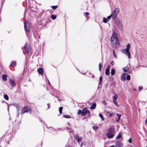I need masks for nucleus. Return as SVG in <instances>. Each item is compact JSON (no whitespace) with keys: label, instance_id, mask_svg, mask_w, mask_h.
<instances>
[{"label":"nucleus","instance_id":"1","mask_svg":"<svg viewBox=\"0 0 147 147\" xmlns=\"http://www.w3.org/2000/svg\"><path fill=\"white\" fill-rule=\"evenodd\" d=\"M117 35L116 33L113 32L112 35L113 36L111 38V44L114 48H118L119 46V41Z\"/></svg>","mask_w":147,"mask_h":147},{"label":"nucleus","instance_id":"2","mask_svg":"<svg viewBox=\"0 0 147 147\" xmlns=\"http://www.w3.org/2000/svg\"><path fill=\"white\" fill-rule=\"evenodd\" d=\"M115 132L114 129L113 127H110L109 128L106 135L107 138L109 139L112 138L114 136V133Z\"/></svg>","mask_w":147,"mask_h":147},{"label":"nucleus","instance_id":"3","mask_svg":"<svg viewBox=\"0 0 147 147\" xmlns=\"http://www.w3.org/2000/svg\"><path fill=\"white\" fill-rule=\"evenodd\" d=\"M130 47V45L128 43L126 45V49H123L122 50V52L127 55L128 58H130V54L129 52V49Z\"/></svg>","mask_w":147,"mask_h":147},{"label":"nucleus","instance_id":"4","mask_svg":"<svg viewBox=\"0 0 147 147\" xmlns=\"http://www.w3.org/2000/svg\"><path fill=\"white\" fill-rule=\"evenodd\" d=\"M28 112L30 114L31 113V111L30 107L27 106H25L22 109L21 113L22 115L25 113Z\"/></svg>","mask_w":147,"mask_h":147},{"label":"nucleus","instance_id":"5","mask_svg":"<svg viewBox=\"0 0 147 147\" xmlns=\"http://www.w3.org/2000/svg\"><path fill=\"white\" fill-rule=\"evenodd\" d=\"M24 28L25 31L26 32V35H27L28 34L27 32H29L30 30V26L28 22V21H25L24 22Z\"/></svg>","mask_w":147,"mask_h":147},{"label":"nucleus","instance_id":"6","mask_svg":"<svg viewBox=\"0 0 147 147\" xmlns=\"http://www.w3.org/2000/svg\"><path fill=\"white\" fill-rule=\"evenodd\" d=\"M86 114H87L88 117H90L91 116L90 111L87 109V107H85L83 109L82 116H84Z\"/></svg>","mask_w":147,"mask_h":147},{"label":"nucleus","instance_id":"7","mask_svg":"<svg viewBox=\"0 0 147 147\" xmlns=\"http://www.w3.org/2000/svg\"><path fill=\"white\" fill-rule=\"evenodd\" d=\"M119 11L118 9L115 8V10L112 12L111 14L112 16V18L113 19H115L117 17V14L118 13Z\"/></svg>","mask_w":147,"mask_h":147},{"label":"nucleus","instance_id":"8","mask_svg":"<svg viewBox=\"0 0 147 147\" xmlns=\"http://www.w3.org/2000/svg\"><path fill=\"white\" fill-rule=\"evenodd\" d=\"M24 47L25 53L26 54H28L30 50V47L28 43H26Z\"/></svg>","mask_w":147,"mask_h":147},{"label":"nucleus","instance_id":"9","mask_svg":"<svg viewBox=\"0 0 147 147\" xmlns=\"http://www.w3.org/2000/svg\"><path fill=\"white\" fill-rule=\"evenodd\" d=\"M10 85L13 87L16 86L15 81L14 80L11 79H10Z\"/></svg>","mask_w":147,"mask_h":147},{"label":"nucleus","instance_id":"10","mask_svg":"<svg viewBox=\"0 0 147 147\" xmlns=\"http://www.w3.org/2000/svg\"><path fill=\"white\" fill-rule=\"evenodd\" d=\"M34 38L38 40V42H39V39H40V36L38 34V33L37 32H36L34 34Z\"/></svg>","mask_w":147,"mask_h":147},{"label":"nucleus","instance_id":"11","mask_svg":"<svg viewBox=\"0 0 147 147\" xmlns=\"http://www.w3.org/2000/svg\"><path fill=\"white\" fill-rule=\"evenodd\" d=\"M75 139L76 140L77 142L79 144L81 142H82L81 138V137H79L77 135H76L75 136Z\"/></svg>","mask_w":147,"mask_h":147},{"label":"nucleus","instance_id":"12","mask_svg":"<svg viewBox=\"0 0 147 147\" xmlns=\"http://www.w3.org/2000/svg\"><path fill=\"white\" fill-rule=\"evenodd\" d=\"M110 68V67L109 65L107 67L106 69L105 72V74L107 76H108L109 74V71Z\"/></svg>","mask_w":147,"mask_h":147},{"label":"nucleus","instance_id":"13","mask_svg":"<svg viewBox=\"0 0 147 147\" xmlns=\"http://www.w3.org/2000/svg\"><path fill=\"white\" fill-rule=\"evenodd\" d=\"M115 145L116 147H123L122 143L119 141H118L116 142Z\"/></svg>","mask_w":147,"mask_h":147},{"label":"nucleus","instance_id":"14","mask_svg":"<svg viewBox=\"0 0 147 147\" xmlns=\"http://www.w3.org/2000/svg\"><path fill=\"white\" fill-rule=\"evenodd\" d=\"M126 74V73H123L121 75V80L123 81L125 80V76Z\"/></svg>","mask_w":147,"mask_h":147},{"label":"nucleus","instance_id":"15","mask_svg":"<svg viewBox=\"0 0 147 147\" xmlns=\"http://www.w3.org/2000/svg\"><path fill=\"white\" fill-rule=\"evenodd\" d=\"M102 78L101 76H100L99 77V83H98V89H99L100 87H101V85L102 84Z\"/></svg>","mask_w":147,"mask_h":147},{"label":"nucleus","instance_id":"16","mask_svg":"<svg viewBox=\"0 0 147 147\" xmlns=\"http://www.w3.org/2000/svg\"><path fill=\"white\" fill-rule=\"evenodd\" d=\"M38 72V73L41 75L43 74V69L42 68H39L37 69Z\"/></svg>","mask_w":147,"mask_h":147},{"label":"nucleus","instance_id":"17","mask_svg":"<svg viewBox=\"0 0 147 147\" xmlns=\"http://www.w3.org/2000/svg\"><path fill=\"white\" fill-rule=\"evenodd\" d=\"M68 147H77V144L74 142H72L71 144H69Z\"/></svg>","mask_w":147,"mask_h":147},{"label":"nucleus","instance_id":"18","mask_svg":"<svg viewBox=\"0 0 147 147\" xmlns=\"http://www.w3.org/2000/svg\"><path fill=\"white\" fill-rule=\"evenodd\" d=\"M96 107V104L95 103H94L90 107V109H95Z\"/></svg>","mask_w":147,"mask_h":147},{"label":"nucleus","instance_id":"19","mask_svg":"<svg viewBox=\"0 0 147 147\" xmlns=\"http://www.w3.org/2000/svg\"><path fill=\"white\" fill-rule=\"evenodd\" d=\"M7 75H6L3 74L2 75L3 79L4 81H5L7 80Z\"/></svg>","mask_w":147,"mask_h":147},{"label":"nucleus","instance_id":"20","mask_svg":"<svg viewBox=\"0 0 147 147\" xmlns=\"http://www.w3.org/2000/svg\"><path fill=\"white\" fill-rule=\"evenodd\" d=\"M115 70L114 69H112L111 70V76L114 75L115 73Z\"/></svg>","mask_w":147,"mask_h":147},{"label":"nucleus","instance_id":"21","mask_svg":"<svg viewBox=\"0 0 147 147\" xmlns=\"http://www.w3.org/2000/svg\"><path fill=\"white\" fill-rule=\"evenodd\" d=\"M10 65L12 67H15L16 65V63L15 61H12L11 64Z\"/></svg>","mask_w":147,"mask_h":147},{"label":"nucleus","instance_id":"22","mask_svg":"<svg viewBox=\"0 0 147 147\" xmlns=\"http://www.w3.org/2000/svg\"><path fill=\"white\" fill-rule=\"evenodd\" d=\"M117 26L120 29H121L122 27V24L119 22L117 23Z\"/></svg>","mask_w":147,"mask_h":147},{"label":"nucleus","instance_id":"23","mask_svg":"<svg viewBox=\"0 0 147 147\" xmlns=\"http://www.w3.org/2000/svg\"><path fill=\"white\" fill-rule=\"evenodd\" d=\"M117 98V94H115L113 97V101L116 100Z\"/></svg>","mask_w":147,"mask_h":147},{"label":"nucleus","instance_id":"24","mask_svg":"<svg viewBox=\"0 0 147 147\" xmlns=\"http://www.w3.org/2000/svg\"><path fill=\"white\" fill-rule=\"evenodd\" d=\"M63 117L66 118H70L71 117L69 115H63Z\"/></svg>","mask_w":147,"mask_h":147},{"label":"nucleus","instance_id":"25","mask_svg":"<svg viewBox=\"0 0 147 147\" xmlns=\"http://www.w3.org/2000/svg\"><path fill=\"white\" fill-rule=\"evenodd\" d=\"M103 22L105 23H106L109 20L105 17H104L103 18Z\"/></svg>","mask_w":147,"mask_h":147},{"label":"nucleus","instance_id":"26","mask_svg":"<svg viewBox=\"0 0 147 147\" xmlns=\"http://www.w3.org/2000/svg\"><path fill=\"white\" fill-rule=\"evenodd\" d=\"M77 113L78 115L81 114L82 116V115L83 113V110L82 111L81 110H79L78 111Z\"/></svg>","mask_w":147,"mask_h":147},{"label":"nucleus","instance_id":"27","mask_svg":"<svg viewBox=\"0 0 147 147\" xmlns=\"http://www.w3.org/2000/svg\"><path fill=\"white\" fill-rule=\"evenodd\" d=\"M4 98L7 100H9V97L7 94H5L4 95Z\"/></svg>","mask_w":147,"mask_h":147},{"label":"nucleus","instance_id":"28","mask_svg":"<svg viewBox=\"0 0 147 147\" xmlns=\"http://www.w3.org/2000/svg\"><path fill=\"white\" fill-rule=\"evenodd\" d=\"M99 117L101 118L102 120L103 121L104 120V118L102 113H100L99 115Z\"/></svg>","mask_w":147,"mask_h":147},{"label":"nucleus","instance_id":"29","mask_svg":"<svg viewBox=\"0 0 147 147\" xmlns=\"http://www.w3.org/2000/svg\"><path fill=\"white\" fill-rule=\"evenodd\" d=\"M51 18L53 20H54L56 18V15H52L51 16Z\"/></svg>","mask_w":147,"mask_h":147},{"label":"nucleus","instance_id":"30","mask_svg":"<svg viewBox=\"0 0 147 147\" xmlns=\"http://www.w3.org/2000/svg\"><path fill=\"white\" fill-rule=\"evenodd\" d=\"M63 109V107H61L59 108V111L60 114H61L62 113V111Z\"/></svg>","mask_w":147,"mask_h":147},{"label":"nucleus","instance_id":"31","mask_svg":"<svg viewBox=\"0 0 147 147\" xmlns=\"http://www.w3.org/2000/svg\"><path fill=\"white\" fill-rule=\"evenodd\" d=\"M92 128L94 130H96L98 128V127L97 126H93L92 127Z\"/></svg>","mask_w":147,"mask_h":147},{"label":"nucleus","instance_id":"32","mask_svg":"<svg viewBox=\"0 0 147 147\" xmlns=\"http://www.w3.org/2000/svg\"><path fill=\"white\" fill-rule=\"evenodd\" d=\"M121 136V133H119L118 135L116 137V139H117L120 138Z\"/></svg>","mask_w":147,"mask_h":147},{"label":"nucleus","instance_id":"33","mask_svg":"<svg viewBox=\"0 0 147 147\" xmlns=\"http://www.w3.org/2000/svg\"><path fill=\"white\" fill-rule=\"evenodd\" d=\"M126 79L127 80H129L130 79V76L129 75H127L126 77Z\"/></svg>","mask_w":147,"mask_h":147},{"label":"nucleus","instance_id":"34","mask_svg":"<svg viewBox=\"0 0 147 147\" xmlns=\"http://www.w3.org/2000/svg\"><path fill=\"white\" fill-rule=\"evenodd\" d=\"M102 65H101L100 63H99V69L100 71L101 70V68L102 67Z\"/></svg>","mask_w":147,"mask_h":147},{"label":"nucleus","instance_id":"35","mask_svg":"<svg viewBox=\"0 0 147 147\" xmlns=\"http://www.w3.org/2000/svg\"><path fill=\"white\" fill-rule=\"evenodd\" d=\"M113 54L114 56L116 58H117V56H116V55L115 53V51L114 50H113Z\"/></svg>","mask_w":147,"mask_h":147},{"label":"nucleus","instance_id":"36","mask_svg":"<svg viewBox=\"0 0 147 147\" xmlns=\"http://www.w3.org/2000/svg\"><path fill=\"white\" fill-rule=\"evenodd\" d=\"M114 103V104L117 107H118L119 106V105H118V104H117V102L116 101V100H114V101H113Z\"/></svg>","mask_w":147,"mask_h":147},{"label":"nucleus","instance_id":"37","mask_svg":"<svg viewBox=\"0 0 147 147\" xmlns=\"http://www.w3.org/2000/svg\"><path fill=\"white\" fill-rule=\"evenodd\" d=\"M57 7V6L55 5V6H52V8L53 9H56Z\"/></svg>","mask_w":147,"mask_h":147},{"label":"nucleus","instance_id":"38","mask_svg":"<svg viewBox=\"0 0 147 147\" xmlns=\"http://www.w3.org/2000/svg\"><path fill=\"white\" fill-rule=\"evenodd\" d=\"M117 115L118 117V119H120L121 115L119 114H117Z\"/></svg>","mask_w":147,"mask_h":147},{"label":"nucleus","instance_id":"39","mask_svg":"<svg viewBox=\"0 0 147 147\" xmlns=\"http://www.w3.org/2000/svg\"><path fill=\"white\" fill-rule=\"evenodd\" d=\"M89 15V13L88 12H86L84 13V15L86 16H88Z\"/></svg>","mask_w":147,"mask_h":147},{"label":"nucleus","instance_id":"40","mask_svg":"<svg viewBox=\"0 0 147 147\" xmlns=\"http://www.w3.org/2000/svg\"><path fill=\"white\" fill-rule=\"evenodd\" d=\"M111 17H112V16H111V15L110 16H108L107 17V19H108V20H110L111 18Z\"/></svg>","mask_w":147,"mask_h":147},{"label":"nucleus","instance_id":"41","mask_svg":"<svg viewBox=\"0 0 147 147\" xmlns=\"http://www.w3.org/2000/svg\"><path fill=\"white\" fill-rule=\"evenodd\" d=\"M128 142L129 143H131L132 142V139H131V138H130L128 140Z\"/></svg>","mask_w":147,"mask_h":147},{"label":"nucleus","instance_id":"42","mask_svg":"<svg viewBox=\"0 0 147 147\" xmlns=\"http://www.w3.org/2000/svg\"><path fill=\"white\" fill-rule=\"evenodd\" d=\"M123 70L124 72H126L127 70L126 69V68L124 67L123 68Z\"/></svg>","mask_w":147,"mask_h":147},{"label":"nucleus","instance_id":"43","mask_svg":"<svg viewBox=\"0 0 147 147\" xmlns=\"http://www.w3.org/2000/svg\"><path fill=\"white\" fill-rule=\"evenodd\" d=\"M17 108V111L20 112V108L19 107H16Z\"/></svg>","mask_w":147,"mask_h":147},{"label":"nucleus","instance_id":"44","mask_svg":"<svg viewBox=\"0 0 147 147\" xmlns=\"http://www.w3.org/2000/svg\"><path fill=\"white\" fill-rule=\"evenodd\" d=\"M138 89L139 90H142L143 89V87L142 86H140L138 87Z\"/></svg>","mask_w":147,"mask_h":147},{"label":"nucleus","instance_id":"45","mask_svg":"<svg viewBox=\"0 0 147 147\" xmlns=\"http://www.w3.org/2000/svg\"><path fill=\"white\" fill-rule=\"evenodd\" d=\"M111 64L113 65V66H114L115 65V63L113 61H112L111 62Z\"/></svg>","mask_w":147,"mask_h":147},{"label":"nucleus","instance_id":"46","mask_svg":"<svg viewBox=\"0 0 147 147\" xmlns=\"http://www.w3.org/2000/svg\"><path fill=\"white\" fill-rule=\"evenodd\" d=\"M19 114V112L17 111L16 115L17 116V117H18V116Z\"/></svg>","mask_w":147,"mask_h":147},{"label":"nucleus","instance_id":"47","mask_svg":"<svg viewBox=\"0 0 147 147\" xmlns=\"http://www.w3.org/2000/svg\"><path fill=\"white\" fill-rule=\"evenodd\" d=\"M113 113H110L109 114V116L110 117H112L113 116Z\"/></svg>","mask_w":147,"mask_h":147},{"label":"nucleus","instance_id":"48","mask_svg":"<svg viewBox=\"0 0 147 147\" xmlns=\"http://www.w3.org/2000/svg\"><path fill=\"white\" fill-rule=\"evenodd\" d=\"M47 105L48 106V108H47V109H49V108H50V104H49V103L47 104Z\"/></svg>","mask_w":147,"mask_h":147},{"label":"nucleus","instance_id":"49","mask_svg":"<svg viewBox=\"0 0 147 147\" xmlns=\"http://www.w3.org/2000/svg\"><path fill=\"white\" fill-rule=\"evenodd\" d=\"M88 116L87 117L86 116H85L83 119H86V118H88ZM89 118L90 117H88Z\"/></svg>","mask_w":147,"mask_h":147},{"label":"nucleus","instance_id":"50","mask_svg":"<svg viewBox=\"0 0 147 147\" xmlns=\"http://www.w3.org/2000/svg\"><path fill=\"white\" fill-rule=\"evenodd\" d=\"M120 120V119H117L116 121L117 122H119Z\"/></svg>","mask_w":147,"mask_h":147},{"label":"nucleus","instance_id":"51","mask_svg":"<svg viewBox=\"0 0 147 147\" xmlns=\"http://www.w3.org/2000/svg\"><path fill=\"white\" fill-rule=\"evenodd\" d=\"M81 142V143L80 145V146L81 147H82V146H83V143L82 142Z\"/></svg>","mask_w":147,"mask_h":147},{"label":"nucleus","instance_id":"52","mask_svg":"<svg viewBox=\"0 0 147 147\" xmlns=\"http://www.w3.org/2000/svg\"><path fill=\"white\" fill-rule=\"evenodd\" d=\"M109 147H116L115 146L113 145H112V146H109Z\"/></svg>","mask_w":147,"mask_h":147},{"label":"nucleus","instance_id":"53","mask_svg":"<svg viewBox=\"0 0 147 147\" xmlns=\"http://www.w3.org/2000/svg\"><path fill=\"white\" fill-rule=\"evenodd\" d=\"M51 128L53 129V130H54V131H56V129L55 128H53L52 127H51Z\"/></svg>","mask_w":147,"mask_h":147},{"label":"nucleus","instance_id":"54","mask_svg":"<svg viewBox=\"0 0 147 147\" xmlns=\"http://www.w3.org/2000/svg\"><path fill=\"white\" fill-rule=\"evenodd\" d=\"M61 129L60 128H57V130H56V131H57V130H60Z\"/></svg>","mask_w":147,"mask_h":147},{"label":"nucleus","instance_id":"55","mask_svg":"<svg viewBox=\"0 0 147 147\" xmlns=\"http://www.w3.org/2000/svg\"><path fill=\"white\" fill-rule=\"evenodd\" d=\"M48 83H49V85H51V84H50V83L49 82V81L48 80Z\"/></svg>","mask_w":147,"mask_h":147},{"label":"nucleus","instance_id":"56","mask_svg":"<svg viewBox=\"0 0 147 147\" xmlns=\"http://www.w3.org/2000/svg\"><path fill=\"white\" fill-rule=\"evenodd\" d=\"M66 129H67V130L70 129H69V127H67V128H66Z\"/></svg>","mask_w":147,"mask_h":147},{"label":"nucleus","instance_id":"57","mask_svg":"<svg viewBox=\"0 0 147 147\" xmlns=\"http://www.w3.org/2000/svg\"><path fill=\"white\" fill-rule=\"evenodd\" d=\"M94 75H92V78H94Z\"/></svg>","mask_w":147,"mask_h":147},{"label":"nucleus","instance_id":"58","mask_svg":"<svg viewBox=\"0 0 147 147\" xmlns=\"http://www.w3.org/2000/svg\"><path fill=\"white\" fill-rule=\"evenodd\" d=\"M103 102H105V104H106V102L105 101H103Z\"/></svg>","mask_w":147,"mask_h":147},{"label":"nucleus","instance_id":"59","mask_svg":"<svg viewBox=\"0 0 147 147\" xmlns=\"http://www.w3.org/2000/svg\"><path fill=\"white\" fill-rule=\"evenodd\" d=\"M69 132L70 133L71 132V131H69Z\"/></svg>","mask_w":147,"mask_h":147},{"label":"nucleus","instance_id":"60","mask_svg":"<svg viewBox=\"0 0 147 147\" xmlns=\"http://www.w3.org/2000/svg\"><path fill=\"white\" fill-rule=\"evenodd\" d=\"M82 74H83V75H85V73H83Z\"/></svg>","mask_w":147,"mask_h":147},{"label":"nucleus","instance_id":"61","mask_svg":"<svg viewBox=\"0 0 147 147\" xmlns=\"http://www.w3.org/2000/svg\"><path fill=\"white\" fill-rule=\"evenodd\" d=\"M7 143H9V142H7Z\"/></svg>","mask_w":147,"mask_h":147},{"label":"nucleus","instance_id":"62","mask_svg":"<svg viewBox=\"0 0 147 147\" xmlns=\"http://www.w3.org/2000/svg\"><path fill=\"white\" fill-rule=\"evenodd\" d=\"M42 143H41V145H42Z\"/></svg>","mask_w":147,"mask_h":147},{"label":"nucleus","instance_id":"63","mask_svg":"<svg viewBox=\"0 0 147 147\" xmlns=\"http://www.w3.org/2000/svg\"><path fill=\"white\" fill-rule=\"evenodd\" d=\"M103 103H105V102H103Z\"/></svg>","mask_w":147,"mask_h":147},{"label":"nucleus","instance_id":"64","mask_svg":"<svg viewBox=\"0 0 147 147\" xmlns=\"http://www.w3.org/2000/svg\"><path fill=\"white\" fill-rule=\"evenodd\" d=\"M146 147H147V146H146Z\"/></svg>","mask_w":147,"mask_h":147}]
</instances>
